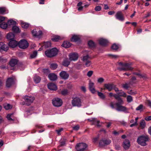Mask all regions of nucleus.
Segmentation results:
<instances>
[{
	"instance_id": "obj_18",
	"label": "nucleus",
	"mask_w": 151,
	"mask_h": 151,
	"mask_svg": "<svg viewBox=\"0 0 151 151\" xmlns=\"http://www.w3.org/2000/svg\"><path fill=\"white\" fill-rule=\"evenodd\" d=\"M123 146L125 149H128L130 146V142L129 140L128 139L125 140L123 142Z\"/></svg>"
},
{
	"instance_id": "obj_7",
	"label": "nucleus",
	"mask_w": 151,
	"mask_h": 151,
	"mask_svg": "<svg viewBox=\"0 0 151 151\" xmlns=\"http://www.w3.org/2000/svg\"><path fill=\"white\" fill-rule=\"evenodd\" d=\"M71 104L73 106L79 107L82 105V102L81 99L79 98L76 97L73 98L71 101Z\"/></svg>"
},
{
	"instance_id": "obj_34",
	"label": "nucleus",
	"mask_w": 151,
	"mask_h": 151,
	"mask_svg": "<svg viewBox=\"0 0 151 151\" xmlns=\"http://www.w3.org/2000/svg\"><path fill=\"white\" fill-rule=\"evenodd\" d=\"M61 39V37L58 35L55 36L51 39L54 42H57Z\"/></svg>"
},
{
	"instance_id": "obj_45",
	"label": "nucleus",
	"mask_w": 151,
	"mask_h": 151,
	"mask_svg": "<svg viewBox=\"0 0 151 151\" xmlns=\"http://www.w3.org/2000/svg\"><path fill=\"white\" fill-rule=\"evenodd\" d=\"M127 101L128 103H130L133 101V98L132 96L130 95L128 96L127 97Z\"/></svg>"
},
{
	"instance_id": "obj_47",
	"label": "nucleus",
	"mask_w": 151,
	"mask_h": 151,
	"mask_svg": "<svg viewBox=\"0 0 151 151\" xmlns=\"http://www.w3.org/2000/svg\"><path fill=\"white\" fill-rule=\"evenodd\" d=\"M98 95L99 97L102 99H104L105 98V96L104 94L103 93L101 92H98Z\"/></svg>"
},
{
	"instance_id": "obj_39",
	"label": "nucleus",
	"mask_w": 151,
	"mask_h": 151,
	"mask_svg": "<svg viewBox=\"0 0 151 151\" xmlns=\"http://www.w3.org/2000/svg\"><path fill=\"white\" fill-rule=\"evenodd\" d=\"M146 124L145 120H142L140 122V127L142 129H143L145 127Z\"/></svg>"
},
{
	"instance_id": "obj_40",
	"label": "nucleus",
	"mask_w": 151,
	"mask_h": 151,
	"mask_svg": "<svg viewBox=\"0 0 151 151\" xmlns=\"http://www.w3.org/2000/svg\"><path fill=\"white\" fill-rule=\"evenodd\" d=\"M7 24L4 22L0 24V27L3 29H6L7 27Z\"/></svg>"
},
{
	"instance_id": "obj_33",
	"label": "nucleus",
	"mask_w": 151,
	"mask_h": 151,
	"mask_svg": "<svg viewBox=\"0 0 151 151\" xmlns=\"http://www.w3.org/2000/svg\"><path fill=\"white\" fill-rule=\"evenodd\" d=\"M21 25L22 27L24 29H27L29 27V24L28 23L23 22L21 23Z\"/></svg>"
},
{
	"instance_id": "obj_29",
	"label": "nucleus",
	"mask_w": 151,
	"mask_h": 151,
	"mask_svg": "<svg viewBox=\"0 0 151 151\" xmlns=\"http://www.w3.org/2000/svg\"><path fill=\"white\" fill-rule=\"evenodd\" d=\"M14 35L12 33H8L6 36L7 38L8 39L10 40H14Z\"/></svg>"
},
{
	"instance_id": "obj_14",
	"label": "nucleus",
	"mask_w": 151,
	"mask_h": 151,
	"mask_svg": "<svg viewBox=\"0 0 151 151\" xmlns=\"http://www.w3.org/2000/svg\"><path fill=\"white\" fill-rule=\"evenodd\" d=\"M9 49L7 45L4 44L3 42H0V51L2 50L7 51Z\"/></svg>"
},
{
	"instance_id": "obj_57",
	"label": "nucleus",
	"mask_w": 151,
	"mask_h": 151,
	"mask_svg": "<svg viewBox=\"0 0 151 151\" xmlns=\"http://www.w3.org/2000/svg\"><path fill=\"white\" fill-rule=\"evenodd\" d=\"M101 6H96L95 8V11H99L101 9Z\"/></svg>"
},
{
	"instance_id": "obj_54",
	"label": "nucleus",
	"mask_w": 151,
	"mask_h": 151,
	"mask_svg": "<svg viewBox=\"0 0 151 151\" xmlns=\"http://www.w3.org/2000/svg\"><path fill=\"white\" fill-rule=\"evenodd\" d=\"M68 93V91L66 89H64L61 91V93L62 95H65Z\"/></svg>"
},
{
	"instance_id": "obj_48",
	"label": "nucleus",
	"mask_w": 151,
	"mask_h": 151,
	"mask_svg": "<svg viewBox=\"0 0 151 151\" xmlns=\"http://www.w3.org/2000/svg\"><path fill=\"white\" fill-rule=\"evenodd\" d=\"M37 55V51H34L32 54L31 55H30V58H35Z\"/></svg>"
},
{
	"instance_id": "obj_59",
	"label": "nucleus",
	"mask_w": 151,
	"mask_h": 151,
	"mask_svg": "<svg viewBox=\"0 0 151 151\" xmlns=\"http://www.w3.org/2000/svg\"><path fill=\"white\" fill-rule=\"evenodd\" d=\"M113 89H114L116 91V92L117 93L119 91L118 88L117 87H116V86L114 85Z\"/></svg>"
},
{
	"instance_id": "obj_2",
	"label": "nucleus",
	"mask_w": 151,
	"mask_h": 151,
	"mask_svg": "<svg viewBox=\"0 0 151 151\" xmlns=\"http://www.w3.org/2000/svg\"><path fill=\"white\" fill-rule=\"evenodd\" d=\"M119 65L122 66V67L117 68V69L120 71L132 70L133 69V68L131 66L132 65V63H123L120 62Z\"/></svg>"
},
{
	"instance_id": "obj_28",
	"label": "nucleus",
	"mask_w": 151,
	"mask_h": 151,
	"mask_svg": "<svg viewBox=\"0 0 151 151\" xmlns=\"http://www.w3.org/2000/svg\"><path fill=\"white\" fill-rule=\"evenodd\" d=\"M70 61L68 58H65L63 60V65L64 66H68L70 63Z\"/></svg>"
},
{
	"instance_id": "obj_8",
	"label": "nucleus",
	"mask_w": 151,
	"mask_h": 151,
	"mask_svg": "<svg viewBox=\"0 0 151 151\" xmlns=\"http://www.w3.org/2000/svg\"><path fill=\"white\" fill-rule=\"evenodd\" d=\"M52 103L55 107H59L61 106L63 104L62 100L60 98H55L52 100Z\"/></svg>"
},
{
	"instance_id": "obj_10",
	"label": "nucleus",
	"mask_w": 151,
	"mask_h": 151,
	"mask_svg": "<svg viewBox=\"0 0 151 151\" xmlns=\"http://www.w3.org/2000/svg\"><path fill=\"white\" fill-rule=\"evenodd\" d=\"M111 142V141L109 139H102L100 141L99 144L100 147H103L109 144Z\"/></svg>"
},
{
	"instance_id": "obj_35",
	"label": "nucleus",
	"mask_w": 151,
	"mask_h": 151,
	"mask_svg": "<svg viewBox=\"0 0 151 151\" xmlns=\"http://www.w3.org/2000/svg\"><path fill=\"white\" fill-rule=\"evenodd\" d=\"M12 30L15 33H17L20 32V30L19 27L16 26L13 27Z\"/></svg>"
},
{
	"instance_id": "obj_44",
	"label": "nucleus",
	"mask_w": 151,
	"mask_h": 151,
	"mask_svg": "<svg viewBox=\"0 0 151 151\" xmlns=\"http://www.w3.org/2000/svg\"><path fill=\"white\" fill-rule=\"evenodd\" d=\"M111 48L113 50H116L119 48V46L116 44H114L111 46Z\"/></svg>"
},
{
	"instance_id": "obj_38",
	"label": "nucleus",
	"mask_w": 151,
	"mask_h": 151,
	"mask_svg": "<svg viewBox=\"0 0 151 151\" xmlns=\"http://www.w3.org/2000/svg\"><path fill=\"white\" fill-rule=\"evenodd\" d=\"M130 83H126L124 84H122V87L126 89H127L130 87Z\"/></svg>"
},
{
	"instance_id": "obj_43",
	"label": "nucleus",
	"mask_w": 151,
	"mask_h": 151,
	"mask_svg": "<svg viewBox=\"0 0 151 151\" xmlns=\"http://www.w3.org/2000/svg\"><path fill=\"white\" fill-rule=\"evenodd\" d=\"M6 8L4 7H0V14H4L6 12Z\"/></svg>"
},
{
	"instance_id": "obj_49",
	"label": "nucleus",
	"mask_w": 151,
	"mask_h": 151,
	"mask_svg": "<svg viewBox=\"0 0 151 151\" xmlns=\"http://www.w3.org/2000/svg\"><path fill=\"white\" fill-rule=\"evenodd\" d=\"M13 115V114H8L6 116V117H7V119L9 121H13V119L12 118V116Z\"/></svg>"
},
{
	"instance_id": "obj_62",
	"label": "nucleus",
	"mask_w": 151,
	"mask_h": 151,
	"mask_svg": "<svg viewBox=\"0 0 151 151\" xmlns=\"http://www.w3.org/2000/svg\"><path fill=\"white\" fill-rule=\"evenodd\" d=\"M137 124L138 123H137V122H135L134 123L131 124L130 125V127H132L134 126H137Z\"/></svg>"
},
{
	"instance_id": "obj_13",
	"label": "nucleus",
	"mask_w": 151,
	"mask_h": 151,
	"mask_svg": "<svg viewBox=\"0 0 151 151\" xmlns=\"http://www.w3.org/2000/svg\"><path fill=\"white\" fill-rule=\"evenodd\" d=\"M69 60L71 61L76 60L78 59V54L75 53H71L69 55Z\"/></svg>"
},
{
	"instance_id": "obj_16",
	"label": "nucleus",
	"mask_w": 151,
	"mask_h": 151,
	"mask_svg": "<svg viewBox=\"0 0 151 151\" xmlns=\"http://www.w3.org/2000/svg\"><path fill=\"white\" fill-rule=\"evenodd\" d=\"M114 84H113L108 83L105 84L104 85L105 88L103 89H107L109 91H111L113 89Z\"/></svg>"
},
{
	"instance_id": "obj_3",
	"label": "nucleus",
	"mask_w": 151,
	"mask_h": 151,
	"mask_svg": "<svg viewBox=\"0 0 151 151\" xmlns=\"http://www.w3.org/2000/svg\"><path fill=\"white\" fill-rule=\"evenodd\" d=\"M149 138L147 136L142 135L138 137L137 142L138 143L142 146L147 145L146 142L149 141Z\"/></svg>"
},
{
	"instance_id": "obj_60",
	"label": "nucleus",
	"mask_w": 151,
	"mask_h": 151,
	"mask_svg": "<svg viewBox=\"0 0 151 151\" xmlns=\"http://www.w3.org/2000/svg\"><path fill=\"white\" fill-rule=\"evenodd\" d=\"M79 129V126L78 125L73 127V129L76 131L78 130Z\"/></svg>"
},
{
	"instance_id": "obj_53",
	"label": "nucleus",
	"mask_w": 151,
	"mask_h": 151,
	"mask_svg": "<svg viewBox=\"0 0 151 151\" xmlns=\"http://www.w3.org/2000/svg\"><path fill=\"white\" fill-rule=\"evenodd\" d=\"M63 130V128H61L58 129L56 130V132H57L58 135H60L61 134L60 132Z\"/></svg>"
},
{
	"instance_id": "obj_20",
	"label": "nucleus",
	"mask_w": 151,
	"mask_h": 151,
	"mask_svg": "<svg viewBox=\"0 0 151 151\" xmlns=\"http://www.w3.org/2000/svg\"><path fill=\"white\" fill-rule=\"evenodd\" d=\"M48 88L51 90L55 91L57 89V86L53 83H50L47 84Z\"/></svg>"
},
{
	"instance_id": "obj_52",
	"label": "nucleus",
	"mask_w": 151,
	"mask_h": 151,
	"mask_svg": "<svg viewBox=\"0 0 151 151\" xmlns=\"http://www.w3.org/2000/svg\"><path fill=\"white\" fill-rule=\"evenodd\" d=\"M51 46V42H47L45 44V46L46 48H48L50 47Z\"/></svg>"
},
{
	"instance_id": "obj_27",
	"label": "nucleus",
	"mask_w": 151,
	"mask_h": 151,
	"mask_svg": "<svg viewBox=\"0 0 151 151\" xmlns=\"http://www.w3.org/2000/svg\"><path fill=\"white\" fill-rule=\"evenodd\" d=\"M71 44L69 42L64 41L62 45V46L66 48H68L70 47Z\"/></svg>"
},
{
	"instance_id": "obj_50",
	"label": "nucleus",
	"mask_w": 151,
	"mask_h": 151,
	"mask_svg": "<svg viewBox=\"0 0 151 151\" xmlns=\"http://www.w3.org/2000/svg\"><path fill=\"white\" fill-rule=\"evenodd\" d=\"M128 93L132 95H134L137 94V92L136 91H134L132 90H130V91L127 92Z\"/></svg>"
},
{
	"instance_id": "obj_22",
	"label": "nucleus",
	"mask_w": 151,
	"mask_h": 151,
	"mask_svg": "<svg viewBox=\"0 0 151 151\" xmlns=\"http://www.w3.org/2000/svg\"><path fill=\"white\" fill-rule=\"evenodd\" d=\"M99 43L100 45L103 46H105L107 45L108 42L105 39H101L99 40Z\"/></svg>"
},
{
	"instance_id": "obj_15",
	"label": "nucleus",
	"mask_w": 151,
	"mask_h": 151,
	"mask_svg": "<svg viewBox=\"0 0 151 151\" xmlns=\"http://www.w3.org/2000/svg\"><path fill=\"white\" fill-rule=\"evenodd\" d=\"M32 33L33 35L35 37H39L41 36L42 34V31L41 30H39L37 31L36 29H33L32 31Z\"/></svg>"
},
{
	"instance_id": "obj_12",
	"label": "nucleus",
	"mask_w": 151,
	"mask_h": 151,
	"mask_svg": "<svg viewBox=\"0 0 151 151\" xmlns=\"http://www.w3.org/2000/svg\"><path fill=\"white\" fill-rule=\"evenodd\" d=\"M60 76L64 80L67 79L69 76V74L64 71H62L60 73Z\"/></svg>"
},
{
	"instance_id": "obj_11",
	"label": "nucleus",
	"mask_w": 151,
	"mask_h": 151,
	"mask_svg": "<svg viewBox=\"0 0 151 151\" xmlns=\"http://www.w3.org/2000/svg\"><path fill=\"white\" fill-rule=\"evenodd\" d=\"M115 17L116 19L120 21H123L124 19L123 15L121 11L117 12L116 14Z\"/></svg>"
},
{
	"instance_id": "obj_31",
	"label": "nucleus",
	"mask_w": 151,
	"mask_h": 151,
	"mask_svg": "<svg viewBox=\"0 0 151 151\" xmlns=\"http://www.w3.org/2000/svg\"><path fill=\"white\" fill-rule=\"evenodd\" d=\"M117 94V95L119 96L120 97L121 96L125 98L127 96L126 93L122 90H120L119 92H118Z\"/></svg>"
},
{
	"instance_id": "obj_58",
	"label": "nucleus",
	"mask_w": 151,
	"mask_h": 151,
	"mask_svg": "<svg viewBox=\"0 0 151 151\" xmlns=\"http://www.w3.org/2000/svg\"><path fill=\"white\" fill-rule=\"evenodd\" d=\"M104 81V79L102 78H100L98 79L97 81L98 82L101 83L103 82Z\"/></svg>"
},
{
	"instance_id": "obj_61",
	"label": "nucleus",
	"mask_w": 151,
	"mask_h": 151,
	"mask_svg": "<svg viewBox=\"0 0 151 151\" xmlns=\"http://www.w3.org/2000/svg\"><path fill=\"white\" fill-rule=\"evenodd\" d=\"M5 17H4L0 16V23L4 20Z\"/></svg>"
},
{
	"instance_id": "obj_1",
	"label": "nucleus",
	"mask_w": 151,
	"mask_h": 151,
	"mask_svg": "<svg viewBox=\"0 0 151 151\" xmlns=\"http://www.w3.org/2000/svg\"><path fill=\"white\" fill-rule=\"evenodd\" d=\"M109 96L110 97L113 96L118 102L114 103L111 102L110 104V106L112 109L115 108L116 110L120 111H123L125 113H128V109L125 106H122L124 103L123 99L116 94H114L112 93H109Z\"/></svg>"
},
{
	"instance_id": "obj_64",
	"label": "nucleus",
	"mask_w": 151,
	"mask_h": 151,
	"mask_svg": "<svg viewBox=\"0 0 151 151\" xmlns=\"http://www.w3.org/2000/svg\"><path fill=\"white\" fill-rule=\"evenodd\" d=\"M145 119L146 121H150L151 120V116L146 117L145 118Z\"/></svg>"
},
{
	"instance_id": "obj_56",
	"label": "nucleus",
	"mask_w": 151,
	"mask_h": 151,
	"mask_svg": "<svg viewBox=\"0 0 151 151\" xmlns=\"http://www.w3.org/2000/svg\"><path fill=\"white\" fill-rule=\"evenodd\" d=\"M93 71H92V70L89 71L88 72V73H87V76L89 77H90L92 75V74H93Z\"/></svg>"
},
{
	"instance_id": "obj_19",
	"label": "nucleus",
	"mask_w": 151,
	"mask_h": 151,
	"mask_svg": "<svg viewBox=\"0 0 151 151\" xmlns=\"http://www.w3.org/2000/svg\"><path fill=\"white\" fill-rule=\"evenodd\" d=\"M89 89L92 93H94L96 92V91L94 87V83L90 81L89 86Z\"/></svg>"
},
{
	"instance_id": "obj_41",
	"label": "nucleus",
	"mask_w": 151,
	"mask_h": 151,
	"mask_svg": "<svg viewBox=\"0 0 151 151\" xmlns=\"http://www.w3.org/2000/svg\"><path fill=\"white\" fill-rule=\"evenodd\" d=\"M58 67V65L55 63H52L50 64V68L52 70H55Z\"/></svg>"
},
{
	"instance_id": "obj_5",
	"label": "nucleus",
	"mask_w": 151,
	"mask_h": 151,
	"mask_svg": "<svg viewBox=\"0 0 151 151\" xmlns=\"http://www.w3.org/2000/svg\"><path fill=\"white\" fill-rule=\"evenodd\" d=\"M88 145L85 143H81L78 144L76 149L77 151H87Z\"/></svg>"
},
{
	"instance_id": "obj_6",
	"label": "nucleus",
	"mask_w": 151,
	"mask_h": 151,
	"mask_svg": "<svg viewBox=\"0 0 151 151\" xmlns=\"http://www.w3.org/2000/svg\"><path fill=\"white\" fill-rule=\"evenodd\" d=\"M23 99L25 101L23 104H25L27 106H29L35 100V98L33 96H25L23 97Z\"/></svg>"
},
{
	"instance_id": "obj_9",
	"label": "nucleus",
	"mask_w": 151,
	"mask_h": 151,
	"mask_svg": "<svg viewBox=\"0 0 151 151\" xmlns=\"http://www.w3.org/2000/svg\"><path fill=\"white\" fill-rule=\"evenodd\" d=\"M19 47L22 49H24L27 47L29 46V44L27 40H20L18 43Z\"/></svg>"
},
{
	"instance_id": "obj_55",
	"label": "nucleus",
	"mask_w": 151,
	"mask_h": 151,
	"mask_svg": "<svg viewBox=\"0 0 151 151\" xmlns=\"http://www.w3.org/2000/svg\"><path fill=\"white\" fill-rule=\"evenodd\" d=\"M89 58V57L88 55H86V56H84L83 59V62H85L86 61L88 60V59Z\"/></svg>"
},
{
	"instance_id": "obj_4",
	"label": "nucleus",
	"mask_w": 151,
	"mask_h": 151,
	"mask_svg": "<svg viewBox=\"0 0 151 151\" xmlns=\"http://www.w3.org/2000/svg\"><path fill=\"white\" fill-rule=\"evenodd\" d=\"M58 52V50L55 48H54L46 50L45 53L47 56L51 58L56 55Z\"/></svg>"
},
{
	"instance_id": "obj_23",
	"label": "nucleus",
	"mask_w": 151,
	"mask_h": 151,
	"mask_svg": "<svg viewBox=\"0 0 151 151\" xmlns=\"http://www.w3.org/2000/svg\"><path fill=\"white\" fill-rule=\"evenodd\" d=\"M48 77L49 79L52 81L56 80L57 79V76L54 73H50L48 75Z\"/></svg>"
},
{
	"instance_id": "obj_24",
	"label": "nucleus",
	"mask_w": 151,
	"mask_h": 151,
	"mask_svg": "<svg viewBox=\"0 0 151 151\" xmlns=\"http://www.w3.org/2000/svg\"><path fill=\"white\" fill-rule=\"evenodd\" d=\"M33 79L35 83H38L41 81V78L35 74L34 76Z\"/></svg>"
},
{
	"instance_id": "obj_42",
	"label": "nucleus",
	"mask_w": 151,
	"mask_h": 151,
	"mask_svg": "<svg viewBox=\"0 0 151 151\" xmlns=\"http://www.w3.org/2000/svg\"><path fill=\"white\" fill-rule=\"evenodd\" d=\"M7 23L9 25H14L16 24V22L12 19L9 20L7 22Z\"/></svg>"
},
{
	"instance_id": "obj_32",
	"label": "nucleus",
	"mask_w": 151,
	"mask_h": 151,
	"mask_svg": "<svg viewBox=\"0 0 151 151\" xmlns=\"http://www.w3.org/2000/svg\"><path fill=\"white\" fill-rule=\"evenodd\" d=\"M80 39V38L78 36L74 35L71 38V40L72 42H76L79 40Z\"/></svg>"
},
{
	"instance_id": "obj_46",
	"label": "nucleus",
	"mask_w": 151,
	"mask_h": 151,
	"mask_svg": "<svg viewBox=\"0 0 151 151\" xmlns=\"http://www.w3.org/2000/svg\"><path fill=\"white\" fill-rule=\"evenodd\" d=\"M42 72H43L44 73L47 74H48L50 72V71L49 69H42Z\"/></svg>"
},
{
	"instance_id": "obj_63",
	"label": "nucleus",
	"mask_w": 151,
	"mask_h": 151,
	"mask_svg": "<svg viewBox=\"0 0 151 151\" xmlns=\"http://www.w3.org/2000/svg\"><path fill=\"white\" fill-rule=\"evenodd\" d=\"M109 56H111L112 58H116L118 57V56L117 55H113L111 54H109Z\"/></svg>"
},
{
	"instance_id": "obj_37",
	"label": "nucleus",
	"mask_w": 151,
	"mask_h": 151,
	"mask_svg": "<svg viewBox=\"0 0 151 151\" xmlns=\"http://www.w3.org/2000/svg\"><path fill=\"white\" fill-rule=\"evenodd\" d=\"M145 109V107L142 104L139 105L136 108V110L137 111H139L140 112H142Z\"/></svg>"
},
{
	"instance_id": "obj_21",
	"label": "nucleus",
	"mask_w": 151,
	"mask_h": 151,
	"mask_svg": "<svg viewBox=\"0 0 151 151\" xmlns=\"http://www.w3.org/2000/svg\"><path fill=\"white\" fill-rule=\"evenodd\" d=\"M18 44L17 42L14 40H10L9 43V46L12 48H14L16 47Z\"/></svg>"
},
{
	"instance_id": "obj_36",
	"label": "nucleus",
	"mask_w": 151,
	"mask_h": 151,
	"mask_svg": "<svg viewBox=\"0 0 151 151\" xmlns=\"http://www.w3.org/2000/svg\"><path fill=\"white\" fill-rule=\"evenodd\" d=\"M88 45L89 47L91 48H93L96 46L94 42L92 40H90L88 42Z\"/></svg>"
},
{
	"instance_id": "obj_17",
	"label": "nucleus",
	"mask_w": 151,
	"mask_h": 151,
	"mask_svg": "<svg viewBox=\"0 0 151 151\" xmlns=\"http://www.w3.org/2000/svg\"><path fill=\"white\" fill-rule=\"evenodd\" d=\"M14 83V80L12 78H8L6 81V85L7 87L9 88Z\"/></svg>"
},
{
	"instance_id": "obj_25",
	"label": "nucleus",
	"mask_w": 151,
	"mask_h": 151,
	"mask_svg": "<svg viewBox=\"0 0 151 151\" xmlns=\"http://www.w3.org/2000/svg\"><path fill=\"white\" fill-rule=\"evenodd\" d=\"M67 142V140L66 139H62L60 141V145L58 146V147H60L65 146Z\"/></svg>"
},
{
	"instance_id": "obj_26",
	"label": "nucleus",
	"mask_w": 151,
	"mask_h": 151,
	"mask_svg": "<svg viewBox=\"0 0 151 151\" xmlns=\"http://www.w3.org/2000/svg\"><path fill=\"white\" fill-rule=\"evenodd\" d=\"M18 62V60L16 59H12L9 62V64L12 67L16 65Z\"/></svg>"
},
{
	"instance_id": "obj_30",
	"label": "nucleus",
	"mask_w": 151,
	"mask_h": 151,
	"mask_svg": "<svg viewBox=\"0 0 151 151\" xmlns=\"http://www.w3.org/2000/svg\"><path fill=\"white\" fill-rule=\"evenodd\" d=\"M3 106L4 108L6 110H9V109H11L12 108V105L7 103H5L3 105Z\"/></svg>"
},
{
	"instance_id": "obj_51",
	"label": "nucleus",
	"mask_w": 151,
	"mask_h": 151,
	"mask_svg": "<svg viewBox=\"0 0 151 151\" xmlns=\"http://www.w3.org/2000/svg\"><path fill=\"white\" fill-rule=\"evenodd\" d=\"M84 62L85 63V65L87 67H89L91 64V61L89 60H87Z\"/></svg>"
}]
</instances>
